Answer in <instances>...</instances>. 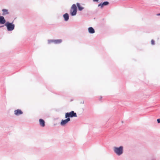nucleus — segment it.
I'll return each mask as SVG.
<instances>
[{
	"label": "nucleus",
	"mask_w": 160,
	"mask_h": 160,
	"mask_svg": "<svg viewBox=\"0 0 160 160\" xmlns=\"http://www.w3.org/2000/svg\"><path fill=\"white\" fill-rule=\"evenodd\" d=\"M113 150L117 155H120L123 152V147L122 146L119 147H114Z\"/></svg>",
	"instance_id": "1"
},
{
	"label": "nucleus",
	"mask_w": 160,
	"mask_h": 160,
	"mask_svg": "<svg viewBox=\"0 0 160 160\" xmlns=\"http://www.w3.org/2000/svg\"><path fill=\"white\" fill-rule=\"evenodd\" d=\"M77 12V8L75 4H73L70 10V13L71 15L74 16L76 15Z\"/></svg>",
	"instance_id": "2"
},
{
	"label": "nucleus",
	"mask_w": 160,
	"mask_h": 160,
	"mask_svg": "<svg viewBox=\"0 0 160 160\" xmlns=\"http://www.w3.org/2000/svg\"><path fill=\"white\" fill-rule=\"evenodd\" d=\"M5 26L7 27V29L8 31H12L14 29L15 27L14 24L9 22H7L5 24Z\"/></svg>",
	"instance_id": "3"
},
{
	"label": "nucleus",
	"mask_w": 160,
	"mask_h": 160,
	"mask_svg": "<svg viewBox=\"0 0 160 160\" xmlns=\"http://www.w3.org/2000/svg\"><path fill=\"white\" fill-rule=\"evenodd\" d=\"M77 117V114L76 113L74 112V111H72L71 112L69 113L67 112L66 113L65 115V118H66L67 117Z\"/></svg>",
	"instance_id": "4"
},
{
	"label": "nucleus",
	"mask_w": 160,
	"mask_h": 160,
	"mask_svg": "<svg viewBox=\"0 0 160 160\" xmlns=\"http://www.w3.org/2000/svg\"><path fill=\"white\" fill-rule=\"evenodd\" d=\"M70 120V119L69 118H68L67 119L64 120H62L61 122V124L62 125H64L67 123Z\"/></svg>",
	"instance_id": "5"
},
{
	"label": "nucleus",
	"mask_w": 160,
	"mask_h": 160,
	"mask_svg": "<svg viewBox=\"0 0 160 160\" xmlns=\"http://www.w3.org/2000/svg\"><path fill=\"white\" fill-rule=\"evenodd\" d=\"M5 22L6 21L4 17L3 16H0V23L2 24H3L5 23Z\"/></svg>",
	"instance_id": "6"
},
{
	"label": "nucleus",
	"mask_w": 160,
	"mask_h": 160,
	"mask_svg": "<svg viewBox=\"0 0 160 160\" xmlns=\"http://www.w3.org/2000/svg\"><path fill=\"white\" fill-rule=\"evenodd\" d=\"M109 4V2H103L102 3H100L98 5V6H101V8H102L104 6L108 5Z\"/></svg>",
	"instance_id": "7"
},
{
	"label": "nucleus",
	"mask_w": 160,
	"mask_h": 160,
	"mask_svg": "<svg viewBox=\"0 0 160 160\" xmlns=\"http://www.w3.org/2000/svg\"><path fill=\"white\" fill-rule=\"evenodd\" d=\"M40 124L41 126L42 127H44L45 126V122L42 119H40L39 120Z\"/></svg>",
	"instance_id": "8"
},
{
	"label": "nucleus",
	"mask_w": 160,
	"mask_h": 160,
	"mask_svg": "<svg viewBox=\"0 0 160 160\" xmlns=\"http://www.w3.org/2000/svg\"><path fill=\"white\" fill-rule=\"evenodd\" d=\"M89 32L91 33H93L95 32L94 30L92 27H90L88 28Z\"/></svg>",
	"instance_id": "9"
},
{
	"label": "nucleus",
	"mask_w": 160,
	"mask_h": 160,
	"mask_svg": "<svg viewBox=\"0 0 160 160\" xmlns=\"http://www.w3.org/2000/svg\"><path fill=\"white\" fill-rule=\"evenodd\" d=\"M63 17L64 19V20L66 21H67L69 19V15L68 14L66 13L63 15Z\"/></svg>",
	"instance_id": "10"
},
{
	"label": "nucleus",
	"mask_w": 160,
	"mask_h": 160,
	"mask_svg": "<svg viewBox=\"0 0 160 160\" xmlns=\"http://www.w3.org/2000/svg\"><path fill=\"white\" fill-rule=\"evenodd\" d=\"M2 11L3 12V14H2L3 15L8 14L9 13L8 10L6 9H2Z\"/></svg>",
	"instance_id": "11"
},
{
	"label": "nucleus",
	"mask_w": 160,
	"mask_h": 160,
	"mask_svg": "<svg viewBox=\"0 0 160 160\" xmlns=\"http://www.w3.org/2000/svg\"><path fill=\"white\" fill-rule=\"evenodd\" d=\"M54 43L55 44H59L61 43L62 42V40L61 39H58L54 40Z\"/></svg>",
	"instance_id": "12"
},
{
	"label": "nucleus",
	"mask_w": 160,
	"mask_h": 160,
	"mask_svg": "<svg viewBox=\"0 0 160 160\" xmlns=\"http://www.w3.org/2000/svg\"><path fill=\"white\" fill-rule=\"evenodd\" d=\"M15 114L17 115L22 114V112L21 111H15Z\"/></svg>",
	"instance_id": "13"
},
{
	"label": "nucleus",
	"mask_w": 160,
	"mask_h": 160,
	"mask_svg": "<svg viewBox=\"0 0 160 160\" xmlns=\"http://www.w3.org/2000/svg\"><path fill=\"white\" fill-rule=\"evenodd\" d=\"M77 5L78 7V9L79 10L81 11L84 8L82 7H81L80 6V4L79 3H77Z\"/></svg>",
	"instance_id": "14"
},
{
	"label": "nucleus",
	"mask_w": 160,
	"mask_h": 160,
	"mask_svg": "<svg viewBox=\"0 0 160 160\" xmlns=\"http://www.w3.org/2000/svg\"><path fill=\"white\" fill-rule=\"evenodd\" d=\"M54 40H48V43L49 44H50L52 42H54Z\"/></svg>",
	"instance_id": "15"
},
{
	"label": "nucleus",
	"mask_w": 160,
	"mask_h": 160,
	"mask_svg": "<svg viewBox=\"0 0 160 160\" xmlns=\"http://www.w3.org/2000/svg\"><path fill=\"white\" fill-rule=\"evenodd\" d=\"M151 43L152 45H154L155 44V41L153 40H151Z\"/></svg>",
	"instance_id": "16"
},
{
	"label": "nucleus",
	"mask_w": 160,
	"mask_h": 160,
	"mask_svg": "<svg viewBox=\"0 0 160 160\" xmlns=\"http://www.w3.org/2000/svg\"><path fill=\"white\" fill-rule=\"evenodd\" d=\"M99 98V99L100 100H101L102 98V96H99L98 97Z\"/></svg>",
	"instance_id": "17"
},
{
	"label": "nucleus",
	"mask_w": 160,
	"mask_h": 160,
	"mask_svg": "<svg viewBox=\"0 0 160 160\" xmlns=\"http://www.w3.org/2000/svg\"><path fill=\"white\" fill-rule=\"evenodd\" d=\"M157 121L158 123H160V119H158L157 120Z\"/></svg>",
	"instance_id": "18"
},
{
	"label": "nucleus",
	"mask_w": 160,
	"mask_h": 160,
	"mask_svg": "<svg viewBox=\"0 0 160 160\" xmlns=\"http://www.w3.org/2000/svg\"><path fill=\"white\" fill-rule=\"evenodd\" d=\"M99 0H93V2H98Z\"/></svg>",
	"instance_id": "19"
},
{
	"label": "nucleus",
	"mask_w": 160,
	"mask_h": 160,
	"mask_svg": "<svg viewBox=\"0 0 160 160\" xmlns=\"http://www.w3.org/2000/svg\"><path fill=\"white\" fill-rule=\"evenodd\" d=\"M157 16H160V13H158V14H157Z\"/></svg>",
	"instance_id": "20"
}]
</instances>
